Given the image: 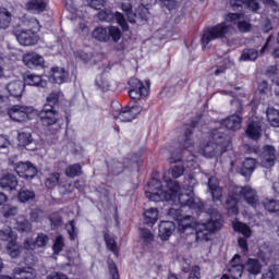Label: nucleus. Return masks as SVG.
Here are the masks:
<instances>
[{
    "mask_svg": "<svg viewBox=\"0 0 279 279\" xmlns=\"http://www.w3.org/2000/svg\"><path fill=\"white\" fill-rule=\"evenodd\" d=\"M73 190L74 186L71 183H63L59 185V191L62 195H69Z\"/></svg>",
    "mask_w": 279,
    "mask_h": 279,
    "instance_id": "nucleus-57",
    "label": "nucleus"
},
{
    "mask_svg": "<svg viewBox=\"0 0 279 279\" xmlns=\"http://www.w3.org/2000/svg\"><path fill=\"white\" fill-rule=\"evenodd\" d=\"M98 19L105 23H112V21L116 19L118 25H120L123 32H128L130 29L125 15H123L121 12L113 13L112 11L106 9L98 13Z\"/></svg>",
    "mask_w": 279,
    "mask_h": 279,
    "instance_id": "nucleus-9",
    "label": "nucleus"
},
{
    "mask_svg": "<svg viewBox=\"0 0 279 279\" xmlns=\"http://www.w3.org/2000/svg\"><path fill=\"white\" fill-rule=\"evenodd\" d=\"M61 97L62 92L59 89H54L46 97V104L44 106H50L51 108H56V106L60 104Z\"/></svg>",
    "mask_w": 279,
    "mask_h": 279,
    "instance_id": "nucleus-32",
    "label": "nucleus"
},
{
    "mask_svg": "<svg viewBox=\"0 0 279 279\" xmlns=\"http://www.w3.org/2000/svg\"><path fill=\"white\" fill-rule=\"evenodd\" d=\"M129 85L131 89L129 90V96L134 101H140V99H145L149 95V82H147L146 87L143 82L138 78H131L129 81Z\"/></svg>",
    "mask_w": 279,
    "mask_h": 279,
    "instance_id": "nucleus-8",
    "label": "nucleus"
},
{
    "mask_svg": "<svg viewBox=\"0 0 279 279\" xmlns=\"http://www.w3.org/2000/svg\"><path fill=\"white\" fill-rule=\"evenodd\" d=\"M229 3L233 12H241L243 10V1L241 0H230Z\"/></svg>",
    "mask_w": 279,
    "mask_h": 279,
    "instance_id": "nucleus-60",
    "label": "nucleus"
},
{
    "mask_svg": "<svg viewBox=\"0 0 279 279\" xmlns=\"http://www.w3.org/2000/svg\"><path fill=\"white\" fill-rule=\"evenodd\" d=\"M10 140L8 137L0 135V151L3 149H9L10 148Z\"/></svg>",
    "mask_w": 279,
    "mask_h": 279,
    "instance_id": "nucleus-63",
    "label": "nucleus"
},
{
    "mask_svg": "<svg viewBox=\"0 0 279 279\" xmlns=\"http://www.w3.org/2000/svg\"><path fill=\"white\" fill-rule=\"evenodd\" d=\"M133 21H135V23H138V21H149V8H147L146 4L137 7L135 12H133Z\"/></svg>",
    "mask_w": 279,
    "mask_h": 279,
    "instance_id": "nucleus-25",
    "label": "nucleus"
},
{
    "mask_svg": "<svg viewBox=\"0 0 279 279\" xmlns=\"http://www.w3.org/2000/svg\"><path fill=\"white\" fill-rule=\"evenodd\" d=\"M1 213L2 217H4L5 219H10V217H15V215H17L19 208L10 205H4L1 208Z\"/></svg>",
    "mask_w": 279,
    "mask_h": 279,
    "instance_id": "nucleus-47",
    "label": "nucleus"
},
{
    "mask_svg": "<svg viewBox=\"0 0 279 279\" xmlns=\"http://www.w3.org/2000/svg\"><path fill=\"white\" fill-rule=\"evenodd\" d=\"M43 217H45V213L41 209H32L29 213L31 221L35 223L43 221Z\"/></svg>",
    "mask_w": 279,
    "mask_h": 279,
    "instance_id": "nucleus-50",
    "label": "nucleus"
},
{
    "mask_svg": "<svg viewBox=\"0 0 279 279\" xmlns=\"http://www.w3.org/2000/svg\"><path fill=\"white\" fill-rule=\"evenodd\" d=\"M93 38H95V40H99V43H108V40H110V35L108 34V28L96 27L93 31Z\"/></svg>",
    "mask_w": 279,
    "mask_h": 279,
    "instance_id": "nucleus-34",
    "label": "nucleus"
},
{
    "mask_svg": "<svg viewBox=\"0 0 279 279\" xmlns=\"http://www.w3.org/2000/svg\"><path fill=\"white\" fill-rule=\"evenodd\" d=\"M87 5H89V8H93L94 10H101V8H104V0H85Z\"/></svg>",
    "mask_w": 279,
    "mask_h": 279,
    "instance_id": "nucleus-59",
    "label": "nucleus"
},
{
    "mask_svg": "<svg viewBox=\"0 0 279 279\" xmlns=\"http://www.w3.org/2000/svg\"><path fill=\"white\" fill-rule=\"evenodd\" d=\"M167 189L162 190V182L158 179H153L148 183V189L146 190V197L149 202H175L178 199L182 207L189 206L193 210H196L198 217H208L210 219V214H208L209 207L204 211V203L199 198L193 197V194H180V183L174 180H166Z\"/></svg>",
    "mask_w": 279,
    "mask_h": 279,
    "instance_id": "nucleus-1",
    "label": "nucleus"
},
{
    "mask_svg": "<svg viewBox=\"0 0 279 279\" xmlns=\"http://www.w3.org/2000/svg\"><path fill=\"white\" fill-rule=\"evenodd\" d=\"M108 35L109 39L112 38L113 43H119L121 40V36H123L121 29L117 26L108 27Z\"/></svg>",
    "mask_w": 279,
    "mask_h": 279,
    "instance_id": "nucleus-46",
    "label": "nucleus"
},
{
    "mask_svg": "<svg viewBox=\"0 0 279 279\" xmlns=\"http://www.w3.org/2000/svg\"><path fill=\"white\" fill-rule=\"evenodd\" d=\"M191 134H193V129H186L184 136L180 141L181 147L184 149L182 156L173 160V162H183L187 169H193L195 167V160H197V157L193 154L194 142L191 138Z\"/></svg>",
    "mask_w": 279,
    "mask_h": 279,
    "instance_id": "nucleus-5",
    "label": "nucleus"
},
{
    "mask_svg": "<svg viewBox=\"0 0 279 279\" xmlns=\"http://www.w3.org/2000/svg\"><path fill=\"white\" fill-rule=\"evenodd\" d=\"M16 232L12 230L11 226L4 225L3 227H0V241L12 243L13 241H16Z\"/></svg>",
    "mask_w": 279,
    "mask_h": 279,
    "instance_id": "nucleus-24",
    "label": "nucleus"
},
{
    "mask_svg": "<svg viewBox=\"0 0 279 279\" xmlns=\"http://www.w3.org/2000/svg\"><path fill=\"white\" fill-rule=\"evenodd\" d=\"M264 208L268 210V213H279V201L276 199H265Z\"/></svg>",
    "mask_w": 279,
    "mask_h": 279,
    "instance_id": "nucleus-45",
    "label": "nucleus"
},
{
    "mask_svg": "<svg viewBox=\"0 0 279 279\" xmlns=\"http://www.w3.org/2000/svg\"><path fill=\"white\" fill-rule=\"evenodd\" d=\"M12 23V13L5 8H0V29H8Z\"/></svg>",
    "mask_w": 279,
    "mask_h": 279,
    "instance_id": "nucleus-31",
    "label": "nucleus"
},
{
    "mask_svg": "<svg viewBox=\"0 0 279 279\" xmlns=\"http://www.w3.org/2000/svg\"><path fill=\"white\" fill-rule=\"evenodd\" d=\"M7 252L11 258H19V256L23 254V246H21L16 240H13V242L7 244Z\"/></svg>",
    "mask_w": 279,
    "mask_h": 279,
    "instance_id": "nucleus-30",
    "label": "nucleus"
},
{
    "mask_svg": "<svg viewBox=\"0 0 279 279\" xmlns=\"http://www.w3.org/2000/svg\"><path fill=\"white\" fill-rule=\"evenodd\" d=\"M227 270L229 276H231L233 279H239L241 276H243L245 267L243 264H241V255H234V257L229 263Z\"/></svg>",
    "mask_w": 279,
    "mask_h": 279,
    "instance_id": "nucleus-15",
    "label": "nucleus"
},
{
    "mask_svg": "<svg viewBox=\"0 0 279 279\" xmlns=\"http://www.w3.org/2000/svg\"><path fill=\"white\" fill-rule=\"evenodd\" d=\"M277 155L276 147L271 145H265L259 157V162L265 169H269L276 165Z\"/></svg>",
    "mask_w": 279,
    "mask_h": 279,
    "instance_id": "nucleus-12",
    "label": "nucleus"
},
{
    "mask_svg": "<svg viewBox=\"0 0 279 279\" xmlns=\"http://www.w3.org/2000/svg\"><path fill=\"white\" fill-rule=\"evenodd\" d=\"M17 140L20 145H22V147H26V145H32V143H34L32 133L27 131H20L17 135Z\"/></svg>",
    "mask_w": 279,
    "mask_h": 279,
    "instance_id": "nucleus-38",
    "label": "nucleus"
},
{
    "mask_svg": "<svg viewBox=\"0 0 279 279\" xmlns=\"http://www.w3.org/2000/svg\"><path fill=\"white\" fill-rule=\"evenodd\" d=\"M13 276H0V279H35L37 274L32 267H16L13 269Z\"/></svg>",
    "mask_w": 279,
    "mask_h": 279,
    "instance_id": "nucleus-14",
    "label": "nucleus"
},
{
    "mask_svg": "<svg viewBox=\"0 0 279 279\" xmlns=\"http://www.w3.org/2000/svg\"><path fill=\"white\" fill-rule=\"evenodd\" d=\"M23 62L28 69H43V66H45V58L36 52L26 53L23 58Z\"/></svg>",
    "mask_w": 279,
    "mask_h": 279,
    "instance_id": "nucleus-16",
    "label": "nucleus"
},
{
    "mask_svg": "<svg viewBox=\"0 0 279 279\" xmlns=\"http://www.w3.org/2000/svg\"><path fill=\"white\" fill-rule=\"evenodd\" d=\"M157 221H158V209L149 208L144 213V223H146V226L153 227Z\"/></svg>",
    "mask_w": 279,
    "mask_h": 279,
    "instance_id": "nucleus-33",
    "label": "nucleus"
},
{
    "mask_svg": "<svg viewBox=\"0 0 279 279\" xmlns=\"http://www.w3.org/2000/svg\"><path fill=\"white\" fill-rule=\"evenodd\" d=\"M27 10H33L34 12H45L47 9V3L44 0H31L26 4Z\"/></svg>",
    "mask_w": 279,
    "mask_h": 279,
    "instance_id": "nucleus-36",
    "label": "nucleus"
},
{
    "mask_svg": "<svg viewBox=\"0 0 279 279\" xmlns=\"http://www.w3.org/2000/svg\"><path fill=\"white\" fill-rule=\"evenodd\" d=\"M105 242L110 252L113 254H119V246L117 245V240H114V236L105 234Z\"/></svg>",
    "mask_w": 279,
    "mask_h": 279,
    "instance_id": "nucleus-42",
    "label": "nucleus"
},
{
    "mask_svg": "<svg viewBox=\"0 0 279 279\" xmlns=\"http://www.w3.org/2000/svg\"><path fill=\"white\" fill-rule=\"evenodd\" d=\"M208 189L211 193L214 202L221 199V187H219V180H217V178L215 177L209 178Z\"/></svg>",
    "mask_w": 279,
    "mask_h": 279,
    "instance_id": "nucleus-26",
    "label": "nucleus"
},
{
    "mask_svg": "<svg viewBox=\"0 0 279 279\" xmlns=\"http://www.w3.org/2000/svg\"><path fill=\"white\" fill-rule=\"evenodd\" d=\"M279 277V265H272L268 270L263 274L262 279H278Z\"/></svg>",
    "mask_w": 279,
    "mask_h": 279,
    "instance_id": "nucleus-44",
    "label": "nucleus"
},
{
    "mask_svg": "<svg viewBox=\"0 0 279 279\" xmlns=\"http://www.w3.org/2000/svg\"><path fill=\"white\" fill-rule=\"evenodd\" d=\"M121 10L126 14L129 23L136 25V20H134V12L132 11V3L123 2L121 4Z\"/></svg>",
    "mask_w": 279,
    "mask_h": 279,
    "instance_id": "nucleus-41",
    "label": "nucleus"
},
{
    "mask_svg": "<svg viewBox=\"0 0 279 279\" xmlns=\"http://www.w3.org/2000/svg\"><path fill=\"white\" fill-rule=\"evenodd\" d=\"M260 132H263L260 122H251L246 129V136L253 141H258L260 138Z\"/></svg>",
    "mask_w": 279,
    "mask_h": 279,
    "instance_id": "nucleus-28",
    "label": "nucleus"
},
{
    "mask_svg": "<svg viewBox=\"0 0 279 279\" xmlns=\"http://www.w3.org/2000/svg\"><path fill=\"white\" fill-rule=\"evenodd\" d=\"M19 179L12 173H4L0 178V189L4 191H16Z\"/></svg>",
    "mask_w": 279,
    "mask_h": 279,
    "instance_id": "nucleus-18",
    "label": "nucleus"
},
{
    "mask_svg": "<svg viewBox=\"0 0 279 279\" xmlns=\"http://www.w3.org/2000/svg\"><path fill=\"white\" fill-rule=\"evenodd\" d=\"M29 112H32V108L15 105L8 111V114L12 121L23 123L29 119Z\"/></svg>",
    "mask_w": 279,
    "mask_h": 279,
    "instance_id": "nucleus-13",
    "label": "nucleus"
},
{
    "mask_svg": "<svg viewBox=\"0 0 279 279\" xmlns=\"http://www.w3.org/2000/svg\"><path fill=\"white\" fill-rule=\"evenodd\" d=\"M59 182H60V174L58 172H52L48 174V177L46 178L45 186L47 189H56Z\"/></svg>",
    "mask_w": 279,
    "mask_h": 279,
    "instance_id": "nucleus-40",
    "label": "nucleus"
},
{
    "mask_svg": "<svg viewBox=\"0 0 279 279\" xmlns=\"http://www.w3.org/2000/svg\"><path fill=\"white\" fill-rule=\"evenodd\" d=\"M19 232H32V223L28 220H20L16 222Z\"/></svg>",
    "mask_w": 279,
    "mask_h": 279,
    "instance_id": "nucleus-51",
    "label": "nucleus"
},
{
    "mask_svg": "<svg viewBox=\"0 0 279 279\" xmlns=\"http://www.w3.org/2000/svg\"><path fill=\"white\" fill-rule=\"evenodd\" d=\"M171 173H172V178H180L184 175V166H182L181 163L174 165L171 168Z\"/></svg>",
    "mask_w": 279,
    "mask_h": 279,
    "instance_id": "nucleus-54",
    "label": "nucleus"
},
{
    "mask_svg": "<svg viewBox=\"0 0 279 279\" xmlns=\"http://www.w3.org/2000/svg\"><path fill=\"white\" fill-rule=\"evenodd\" d=\"M238 29L245 34L252 29V24L247 21H240L238 22Z\"/></svg>",
    "mask_w": 279,
    "mask_h": 279,
    "instance_id": "nucleus-58",
    "label": "nucleus"
},
{
    "mask_svg": "<svg viewBox=\"0 0 279 279\" xmlns=\"http://www.w3.org/2000/svg\"><path fill=\"white\" fill-rule=\"evenodd\" d=\"M25 84L28 86H37L38 88H45L47 87V81L43 80L40 75L36 74H28L24 78Z\"/></svg>",
    "mask_w": 279,
    "mask_h": 279,
    "instance_id": "nucleus-27",
    "label": "nucleus"
},
{
    "mask_svg": "<svg viewBox=\"0 0 279 279\" xmlns=\"http://www.w3.org/2000/svg\"><path fill=\"white\" fill-rule=\"evenodd\" d=\"M24 250H35L37 247L36 241L32 239H26L23 243Z\"/></svg>",
    "mask_w": 279,
    "mask_h": 279,
    "instance_id": "nucleus-64",
    "label": "nucleus"
},
{
    "mask_svg": "<svg viewBox=\"0 0 279 279\" xmlns=\"http://www.w3.org/2000/svg\"><path fill=\"white\" fill-rule=\"evenodd\" d=\"M235 195H239L240 199H243V202L252 208H258V206H260L258 192L250 185L235 187Z\"/></svg>",
    "mask_w": 279,
    "mask_h": 279,
    "instance_id": "nucleus-7",
    "label": "nucleus"
},
{
    "mask_svg": "<svg viewBox=\"0 0 279 279\" xmlns=\"http://www.w3.org/2000/svg\"><path fill=\"white\" fill-rule=\"evenodd\" d=\"M233 230H235V232H241L245 239H250V236H252V229L243 222H233Z\"/></svg>",
    "mask_w": 279,
    "mask_h": 279,
    "instance_id": "nucleus-37",
    "label": "nucleus"
},
{
    "mask_svg": "<svg viewBox=\"0 0 279 279\" xmlns=\"http://www.w3.org/2000/svg\"><path fill=\"white\" fill-rule=\"evenodd\" d=\"M175 231V223L173 221H161L159 225V236L161 241H169V238Z\"/></svg>",
    "mask_w": 279,
    "mask_h": 279,
    "instance_id": "nucleus-21",
    "label": "nucleus"
},
{
    "mask_svg": "<svg viewBox=\"0 0 279 279\" xmlns=\"http://www.w3.org/2000/svg\"><path fill=\"white\" fill-rule=\"evenodd\" d=\"M141 112H143V107L135 105L131 108H123L119 113H113V118L122 123H130L131 121H134Z\"/></svg>",
    "mask_w": 279,
    "mask_h": 279,
    "instance_id": "nucleus-11",
    "label": "nucleus"
},
{
    "mask_svg": "<svg viewBox=\"0 0 279 279\" xmlns=\"http://www.w3.org/2000/svg\"><path fill=\"white\" fill-rule=\"evenodd\" d=\"M243 265L248 276H258L263 271V264L257 258H248Z\"/></svg>",
    "mask_w": 279,
    "mask_h": 279,
    "instance_id": "nucleus-20",
    "label": "nucleus"
},
{
    "mask_svg": "<svg viewBox=\"0 0 279 279\" xmlns=\"http://www.w3.org/2000/svg\"><path fill=\"white\" fill-rule=\"evenodd\" d=\"M82 173V166L80 163L72 165L65 169L68 178H77Z\"/></svg>",
    "mask_w": 279,
    "mask_h": 279,
    "instance_id": "nucleus-43",
    "label": "nucleus"
},
{
    "mask_svg": "<svg viewBox=\"0 0 279 279\" xmlns=\"http://www.w3.org/2000/svg\"><path fill=\"white\" fill-rule=\"evenodd\" d=\"M13 169L17 175H20V178H24V180H34L38 173V169H36L35 166L29 161H20L14 163Z\"/></svg>",
    "mask_w": 279,
    "mask_h": 279,
    "instance_id": "nucleus-10",
    "label": "nucleus"
},
{
    "mask_svg": "<svg viewBox=\"0 0 279 279\" xmlns=\"http://www.w3.org/2000/svg\"><path fill=\"white\" fill-rule=\"evenodd\" d=\"M17 41L24 47H32V45L38 43V34H36V31H22L17 35Z\"/></svg>",
    "mask_w": 279,
    "mask_h": 279,
    "instance_id": "nucleus-17",
    "label": "nucleus"
},
{
    "mask_svg": "<svg viewBox=\"0 0 279 279\" xmlns=\"http://www.w3.org/2000/svg\"><path fill=\"white\" fill-rule=\"evenodd\" d=\"M46 279H69V276L60 271H52L49 275H47Z\"/></svg>",
    "mask_w": 279,
    "mask_h": 279,
    "instance_id": "nucleus-62",
    "label": "nucleus"
},
{
    "mask_svg": "<svg viewBox=\"0 0 279 279\" xmlns=\"http://www.w3.org/2000/svg\"><path fill=\"white\" fill-rule=\"evenodd\" d=\"M35 198H36V193H34V191H32V190L22 189L19 193V199L22 204L32 202Z\"/></svg>",
    "mask_w": 279,
    "mask_h": 279,
    "instance_id": "nucleus-39",
    "label": "nucleus"
},
{
    "mask_svg": "<svg viewBox=\"0 0 279 279\" xmlns=\"http://www.w3.org/2000/svg\"><path fill=\"white\" fill-rule=\"evenodd\" d=\"M258 58V50L254 48L244 49L240 57V62H254Z\"/></svg>",
    "mask_w": 279,
    "mask_h": 279,
    "instance_id": "nucleus-35",
    "label": "nucleus"
},
{
    "mask_svg": "<svg viewBox=\"0 0 279 279\" xmlns=\"http://www.w3.org/2000/svg\"><path fill=\"white\" fill-rule=\"evenodd\" d=\"M49 243V235L45 233H38L35 240L37 247H45Z\"/></svg>",
    "mask_w": 279,
    "mask_h": 279,
    "instance_id": "nucleus-52",
    "label": "nucleus"
},
{
    "mask_svg": "<svg viewBox=\"0 0 279 279\" xmlns=\"http://www.w3.org/2000/svg\"><path fill=\"white\" fill-rule=\"evenodd\" d=\"M233 31L234 28L226 23L205 28L201 38L203 49H206L208 44L213 43V40H217V38H226V36H230Z\"/></svg>",
    "mask_w": 279,
    "mask_h": 279,
    "instance_id": "nucleus-6",
    "label": "nucleus"
},
{
    "mask_svg": "<svg viewBox=\"0 0 279 279\" xmlns=\"http://www.w3.org/2000/svg\"><path fill=\"white\" fill-rule=\"evenodd\" d=\"M255 169H256V159L246 158L242 163L241 173L242 175H244V178H247L252 175Z\"/></svg>",
    "mask_w": 279,
    "mask_h": 279,
    "instance_id": "nucleus-29",
    "label": "nucleus"
},
{
    "mask_svg": "<svg viewBox=\"0 0 279 279\" xmlns=\"http://www.w3.org/2000/svg\"><path fill=\"white\" fill-rule=\"evenodd\" d=\"M50 80L56 84H64L69 80V72H65L63 68H52Z\"/></svg>",
    "mask_w": 279,
    "mask_h": 279,
    "instance_id": "nucleus-23",
    "label": "nucleus"
},
{
    "mask_svg": "<svg viewBox=\"0 0 279 279\" xmlns=\"http://www.w3.org/2000/svg\"><path fill=\"white\" fill-rule=\"evenodd\" d=\"M207 213L209 215L207 220L199 218L197 221H193L191 216L182 217L180 208H170L168 215L178 221L181 234H191L195 230L196 241L199 243L210 241L213 232H218L223 227V218L217 208H209Z\"/></svg>",
    "mask_w": 279,
    "mask_h": 279,
    "instance_id": "nucleus-2",
    "label": "nucleus"
},
{
    "mask_svg": "<svg viewBox=\"0 0 279 279\" xmlns=\"http://www.w3.org/2000/svg\"><path fill=\"white\" fill-rule=\"evenodd\" d=\"M228 147H230V137L223 133V129H216L211 132L209 138L201 144L199 151L205 158H215L226 154Z\"/></svg>",
    "mask_w": 279,
    "mask_h": 279,
    "instance_id": "nucleus-3",
    "label": "nucleus"
},
{
    "mask_svg": "<svg viewBox=\"0 0 279 279\" xmlns=\"http://www.w3.org/2000/svg\"><path fill=\"white\" fill-rule=\"evenodd\" d=\"M96 86L100 88L104 93L110 90V81L106 78V76L102 74L98 78H96Z\"/></svg>",
    "mask_w": 279,
    "mask_h": 279,
    "instance_id": "nucleus-48",
    "label": "nucleus"
},
{
    "mask_svg": "<svg viewBox=\"0 0 279 279\" xmlns=\"http://www.w3.org/2000/svg\"><path fill=\"white\" fill-rule=\"evenodd\" d=\"M140 236H141V239H143V241H144V243H146V245L154 243V233H151V231H149V229H141Z\"/></svg>",
    "mask_w": 279,
    "mask_h": 279,
    "instance_id": "nucleus-49",
    "label": "nucleus"
},
{
    "mask_svg": "<svg viewBox=\"0 0 279 279\" xmlns=\"http://www.w3.org/2000/svg\"><path fill=\"white\" fill-rule=\"evenodd\" d=\"M258 92L260 95H269L271 90L269 89V84L266 81H262L258 85Z\"/></svg>",
    "mask_w": 279,
    "mask_h": 279,
    "instance_id": "nucleus-61",
    "label": "nucleus"
},
{
    "mask_svg": "<svg viewBox=\"0 0 279 279\" xmlns=\"http://www.w3.org/2000/svg\"><path fill=\"white\" fill-rule=\"evenodd\" d=\"M108 266L112 279H119V269L112 259H108Z\"/></svg>",
    "mask_w": 279,
    "mask_h": 279,
    "instance_id": "nucleus-56",
    "label": "nucleus"
},
{
    "mask_svg": "<svg viewBox=\"0 0 279 279\" xmlns=\"http://www.w3.org/2000/svg\"><path fill=\"white\" fill-rule=\"evenodd\" d=\"M7 90L11 97L19 99L23 97V93H25V82L21 80L12 81L7 85Z\"/></svg>",
    "mask_w": 279,
    "mask_h": 279,
    "instance_id": "nucleus-19",
    "label": "nucleus"
},
{
    "mask_svg": "<svg viewBox=\"0 0 279 279\" xmlns=\"http://www.w3.org/2000/svg\"><path fill=\"white\" fill-rule=\"evenodd\" d=\"M66 230L71 241H75V239H77V229L75 228V221L71 220L66 226Z\"/></svg>",
    "mask_w": 279,
    "mask_h": 279,
    "instance_id": "nucleus-53",
    "label": "nucleus"
},
{
    "mask_svg": "<svg viewBox=\"0 0 279 279\" xmlns=\"http://www.w3.org/2000/svg\"><path fill=\"white\" fill-rule=\"evenodd\" d=\"M242 121L241 116L232 114L222 121V125H225L227 130H233L235 132V130H241Z\"/></svg>",
    "mask_w": 279,
    "mask_h": 279,
    "instance_id": "nucleus-22",
    "label": "nucleus"
},
{
    "mask_svg": "<svg viewBox=\"0 0 279 279\" xmlns=\"http://www.w3.org/2000/svg\"><path fill=\"white\" fill-rule=\"evenodd\" d=\"M53 250L54 252H57V254L62 252V250H64V238H62V235H58L56 238Z\"/></svg>",
    "mask_w": 279,
    "mask_h": 279,
    "instance_id": "nucleus-55",
    "label": "nucleus"
},
{
    "mask_svg": "<svg viewBox=\"0 0 279 279\" xmlns=\"http://www.w3.org/2000/svg\"><path fill=\"white\" fill-rule=\"evenodd\" d=\"M37 117H39V121L48 134H58L62 130V120L56 108L44 105L41 110L37 112Z\"/></svg>",
    "mask_w": 279,
    "mask_h": 279,
    "instance_id": "nucleus-4",
    "label": "nucleus"
}]
</instances>
